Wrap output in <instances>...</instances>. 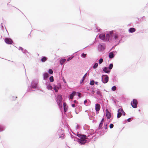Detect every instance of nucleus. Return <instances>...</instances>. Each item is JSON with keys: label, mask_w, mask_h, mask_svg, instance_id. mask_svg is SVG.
Instances as JSON below:
<instances>
[{"label": "nucleus", "mask_w": 148, "mask_h": 148, "mask_svg": "<svg viewBox=\"0 0 148 148\" xmlns=\"http://www.w3.org/2000/svg\"><path fill=\"white\" fill-rule=\"evenodd\" d=\"M102 81L103 83L105 84L108 81V77L106 75H103L102 77Z\"/></svg>", "instance_id": "obj_1"}, {"label": "nucleus", "mask_w": 148, "mask_h": 148, "mask_svg": "<svg viewBox=\"0 0 148 148\" xmlns=\"http://www.w3.org/2000/svg\"><path fill=\"white\" fill-rule=\"evenodd\" d=\"M138 102L137 101L136 99H134L133 100V101L131 102V105L133 108H136L137 107V104Z\"/></svg>", "instance_id": "obj_2"}, {"label": "nucleus", "mask_w": 148, "mask_h": 148, "mask_svg": "<svg viewBox=\"0 0 148 148\" xmlns=\"http://www.w3.org/2000/svg\"><path fill=\"white\" fill-rule=\"evenodd\" d=\"M62 100V97L61 95H58L57 98V102L59 106H60L61 102Z\"/></svg>", "instance_id": "obj_3"}, {"label": "nucleus", "mask_w": 148, "mask_h": 148, "mask_svg": "<svg viewBox=\"0 0 148 148\" xmlns=\"http://www.w3.org/2000/svg\"><path fill=\"white\" fill-rule=\"evenodd\" d=\"M6 43L8 44H12L13 42L12 40L9 38H6L5 40Z\"/></svg>", "instance_id": "obj_4"}, {"label": "nucleus", "mask_w": 148, "mask_h": 148, "mask_svg": "<svg viewBox=\"0 0 148 148\" xmlns=\"http://www.w3.org/2000/svg\"><path fill=\"white\" fill-rule=\"evenodd\" d=\"M122 112H123V110L122 109L120 108L118 110L117 116V117L118 118H120L121 116Z\"/></svg>", "instance_id": "obj_5"}, {"label": "nucleus", "mask_w": 148, "mask_h": 148, "mask_svg": "<svg viewBox=\"0 0 148 148\" xmlns=\"http://www.w3.org/2000/svg\"><path fill=\"white\" fill-rule=\"evenodd\" d=\"M106 116L107 117L108 119H110L111 117V113L109 112L108 110L106 109Z\"/></svg>", "instance_id": "obj_6"}, {"label": "nucleus", "mask_w": 148, "mask_h": 148, "mask_svg": "<svg viewBox=\"0 0 148 148\" xmlns=\"http://www.w3.org/2000/svg\"><path fill=\"white\" fill-rule=\"evenodd\" d=\"M104 72L106 73H108L110 72V70H109V69L107 67H105L103 69Z\"/></svg>", "instance_id": "obj_7"}, {"label": "nucleus", "mask_w": 148, "mask_h": 148, "mask_svg": "<svg viewBox=\"0 0 148 148\" xmlns=\"http://www.w3.org/2000/svg\"><path fill=\"white\" fill-rule=\"evenodd\" d=\"M100 108V104H97L95 105V110L96 111H98Z\"/></svg>", "instance_id": "obj_8"}, {"label": "nucleus", "mask_w": 148, "mask_h": 148, "mask_svg": "<svg viewBox=\"0 0 148 148\" xmlns=\"http://www.w3.org/2000/svg\"><path fill=\"white\" fill-rule=\"evenodd\" d=\"M99 38L101 40H103L105 39V35L104 34H100L99 36Z\"/></svg>", "instance_id": "obj_9"}, {"label": "nucleus", "mask_w": 148, "mask_h": 148, "mask_svg": "<svg viewBox=\"0 0 148 148\" xmlns=\"http://www.w3.org/2000/svg\"><path fill=\"white\" fill-rule=\"evenodd\" d=\"M79 137L80 138V139H87L86 136L85 135H80Z\"/></svg>", "instance_id": "obj_10"}, {"label": "nucleus", "mask_w": 148, "mask_h": 148, "mask_svg": "<svg viewBox=\"0 0 148 148\" xmlns=\"http://www.w3.org/2000/svg\"><path fill=\"white\" fill-rule=\"evenodd\" d=\"M44 78L45 80H46L49 77V75L47 73H45L43 74Z\"/></svg>", "instance_id": "obj_11"}, {"label": "nucleus", "mask_w": 148, "mask_h": 148, "mask_svg": "<svg viewBox=\"0 0 148 148\" xmlns=\"http://www.w3.org/2000/svg\"><path fill=\"white\" fill-rule=\"evenodd\" d=\"M75 93L76 92H74L71 94L70 96V98L71 99H73V97L75 95Z\"/></svg>", "instance_id": "obj_12"}, {"label": "nucleus", "mask_w": 148, "mask_h": 148, "mask_svg": "<svg viewBox=\"0 0 148 148\" xmlns=\"http://www.w3.org/2000/svg\"><path fill=\"white\" fill-rule=\"evenodd\" d=\"M129 31L130 33H133L135 31L136 29L132 27L129 29Z\"/></svg>", "instance_id": "obj_13"}, {"label": "nucleus", "mask_w": 148, "mask_h": 148, "mask_svg": "<svg viewBox=\"0 0 148 148\" xmlns=\"http://www.w3.org/2000/svg\"><path fill=\"white\" fill-rule=\"evenodd\" d=\"M114 56L112 52H111L109 54V57L110 58H113V57H114Z\"/></svg>", "instance_id": "obj_14"}, {"label": "nucleus", "mask_w": 148, "mask_h": 148, "mask_svg": "<svg viewBox=\"0 0 148 148\" xmlns=\"http://www.w3.org/2000/svg\"><path fill=\"white\" fill-rule=\"evenodd\" d=\"M86 75H87V74L86 73L84 75V76H83V78H82V80H81L80 81V83L81 84V83H82V82H83V81L84 80V78L86 77Z\"/></svg>", "instance_id": "obj_15"}, {"label": "nucleus", "mask_w": 148, "mask_h": 148, "mask_svg": "<svg viewBox=\"0 0 148 148\" xmlns=\"http://www.w3.org/2000/svg\"><path fill=\"white\" fill-rule=\"evenodd\" d=\"M110 35L109 34H107L106 35V40L108 41L109 40Z\"/></svg>", "instance_id": "obj_16"}, {"label": "nucleus", "mask_w": 148, "mask_h": 148, "mask_svg": "<svg viewBox=\"0 0 148 148\" xmlns=\"http://www.w3.org/2000/svg\"><path fill=\"white\" fill-rule=\"evenodd\" d=\"M63 106L64 107V110L65 112H66L67 110V108L66 107V103H64Z\"/></svg>", "instance_id": "obj_17"}, {"label": "nucleus", "mask_w": 148, "mask_h": 148, "mask_svg": "<svg viewBox=\"0 0 148 148\" xmlns=\"http://www.w3.org/2000/svg\"><path fill=\"white\" fill-rule=\"evenodd\" d=\"M85 140L86 139H80L79 142L80 143L82 144H84L86 143V142Z\"/></svg>", "instance_id": "obj_18"}, {"label": "nucleus", "mask_w": 148, "mask_h": 148, "mask_svg": "<svg viewBox=\"0 0 148 148\" xmlns=\"http://www.w3.org/2000/svg\"><path fill=\"white\" fill-rule=\"evenodd\" d=\"M96 93L97 95L100 96H102V92H101L99 91V90H97Z\"/></svg>", "instance_id": "obj_19"}, {"label": "nucleus", "mask_w": 148, "mask_h": 148, "mask_svg": "<svg viewBox=\"0 0 148 148\" xmlns=\"http://www.w3.org/2000/svg\"><path fill=\"white\" fill-rule=\"evenodd\" d=\"M47 58L46 57H43L41 59L42 62H45L47 60Z\"/></svg>", "instance_id": "obj_20"}, {"label": "nucleus", "mask_w": 148, "mask_h": 148, "mask_svg": "<svg viewBox=\"0 0 148 148\" xmlns=\"http://www.w3.org/2000/svg\"><path fill=\"white\" fill-rule=\"evenodd\" d=\"M66 59H63L61 60L60 61V63L61 64H62L65 61Z\"/></svg>", "instance_id": "obj_21"}, {"label": "nucleus", "mask_w": 148, "mask_h": 148, "mask_svg": "<svg viewBox=\"0 0 148 148\" xmlns=\"http://www.w3.org/2000/svg\"><path fill=\"white\" fill-rule=\"evenodd\" d=\"M113 65L112 64H110L108 67L109 69L110 70L111 69L112 67H113Z\"/></svg>", "instance_id": "obj_22"}, {"label": "nucleus", "mask_w": 148, "mask_h": 148, "mask_svg": "<svg viewBox=\"0 0 148 148\" xmlns=\"http://www.w3.org/2000/svg\"><path fill=\"white\" fill-rule=\"evenodd\" d=\"M49 80H50V82H53L54 81L53 77L52 76L50 77L49 78Z\"/></svg>", "instance_id": "obj_23"}, {"label": "nucleus", "mask_w": 148, "mask_h": 148, "mask_svg": "<svg viewBox=\"0 0 148 148\" xmlns=\"http://www.w3.org/2000/svg\"><path fill=\"white\" fill-rule=\"evenodd\" d=\"M98 66V64L97 63H95L94 66H93V68L95 69Z\"/></svg>", "instance_id": "obj_24"}, {"label": "nucleus", "mask_w": 148, "mask_h": 148, "mask_svg": "<svg viewBox=\"0 0 148 148\" xmlns=\"http://www.w3.org/2000/svg\"><path fill=\"white\" fill-rule=\"evenodd\" d=\"M47 88L48 89L52 90V87L50 85H49L47 86Z\"/></svg>", "instance_id": "obj_25"}, {"label": "nucleus", "mask_w": 148, "mask_h": 148, "mask_svg": "<svg viewBox=\"0 0 148 148\" xmlns=\"http://www.w3.org/2000/svg\"><path fill=\"white\" fill-rule=\"evenodd\" d=\"M54 88V90H55V92H57L58 91V87H56V86H55L54 88Z\"/></svg>", "instance_id": "obj_26"}, {"label": "nucleus", "mask_w": 148, "mask_h": 148, "mask_svg": "<svg viewBox=\"0 0 148 148\" xmlns=\"http://www.w3.org/2000/svg\"><path fill=\"white\" fill-rule=\"evenodd\" d=\"M103 61V60L102 58H100L99 61V64H101Z\"/></svg>", "instance_id": "obj_27"}, {"label": "nucleus", "mask_w": 148, "mask_h": 148, "mask_svg": "<svg viewBox=\"0 0 148 148\" xmlns=\"http://www.w3.org/2000/svg\"><path fill=\"white\" fill-rule=\"evenodd\" d=\"M95 83V82L93 80H92L90 81V84L91 85H93Z\"/></svg>", "instance_id": "obj_28"}, {"label": "nucleus", "mask_w": 148, "mask_h": 148, "mask_svg": "<svg viewBox=\"0 0 148 148\" xmlns=\"http://www.w3.org/2000/svg\"><path fill=\"white\" fill-rule=\"evenodd\" d=\"M110 35L112 37H113L114 35H113V31H111L110 32Z\"/></svg>", "instance_id": "obj_29"}, {"label": "nucleus", "mask_w": 148, "mask_h": 148, "mask_svg": "<svg viewBox=\"0 0 148 148\" xmlns=\"http://www.w3.org/2000/svg\"><path fill=\"white\" fill-rule=\"evenodd\" d=\"M49 73L50 74H52L53 73L52 70L51 69H50L49 70Z\"/></svg>", "instance_id": "obj_30"}, {"label": "nucleus", "mask_w": 148, "mask_h": 148, "mask_svg": "<svg viewBox=\"0 0 148 148\" xmlns=\"http://www.w3.org/2000/svg\"><path fill=\"white\" fill-rule=\"evenodd\" d=\"M113 36L114 37V38L115 39H117L118 38V35H116V34H114V35Z\"/></svg>", "instance_id": "obj_31"}, {"label": "nucleus", "mask_w": 148, "mask_h": 148, "mask_svg": "<svg viewBox=\"0 0 148 148\" xmlns=\"http://www.w3.org/2000/svg\"><path fill=\"white\" fill-rule=\"evenodd\" d=\"M112 89L113 91H115L116 89V87L115 86H113L112 88Z\"/></svg>", "instance_id": "obj_32"}, {"label": "nucleus", "mask_w": 148, "mask_h": 148, "mask_svg": "<svg viewBox=\"0 0 148 148\" xmlns=\"http://www.w3.org/2000/svg\"><path fill=\"white\" fill-rule=\"evenodd\" d=\"M32 87L34 88H36L37 86V85H36V84H34L33 85L32 84Z\"/></svg>", "instance_id": "obj_33"}, {"label": "nucleus", "mask_w": 148, "mask_h": 148, "mask_svg": "<svg viewBox=\"0 0 148 148\" xmlns=\"http://www.w3.org/2000/svg\"><path fill=\"white\" fill-rule=\"evenodd\" d=\"M103 125V123L101 122L99 126V128H100L101 127H102V126Z\"/></svg>", "instance_id": "obj_34"}, {"label": "nucleus", "mask_w": 148, "mask_h": 148, "mask_svg": "<svg viewBox=\"0 0 148 148\" xmlns=\"http://www.w3.org/2000/svg\"><path fill=\"white\" fill-rule=\"evenodd\" d=\"M114 127V125L113 124H111L110 125V128H112Z\"/></svg>", "instance_id": "obj_35"}, {"label": "nucleus", "mask_w": 148, "mask_h": 148, "mask_svg": "<svg viewBox=\"0 0 148 148\" xmlns=\"http://www.w3.org/2000/svg\"><path fill=\"white\" fill-rule=\"evenodd\" d=\"M86 54H84V53H83L82 54V56L83 58H85L86 57Z\"/></svg>", "instance_id": "obj_36"}, {"label": "nucleus", "mask_w": 148, "mask_h": 148, "mask_svg": "<svg viewBox=\"0 0 148 148\" xmlns=\"http://www.w3.org/2000/svg\"><path fill=\"white\" fill-rule=\"evenodd\" d=\"M125 113L123 111V112H122V114L123 116H125Z\"/></svg>", "instance_id": "obj_37"}, {"label": "nucleus", "mask_w": 148, "mask_h": 148, "mask_svg": "<svg viewBox=\"0 0 148 148\" xmlns=\"http://www.w3.org/2000/svg\"><path fill=\"white\" fill-rule=\"evenodd\" d=\"M81 94L80 93H79L78 96L79 97H81Z\"/></svg>", "instance_id": "obj_38"}, {"label": "nucleus", "mask_w": 148, "mask_h": 148, "mask_svg": "<svg viewBox=\"0 0 148 148\" xmlns=\"http://www.w3.org/2000/svg\"><path fill=\"white\" fill-rule=\"evenodd\" d=\"M72 106L74 108L75 107V105L74 104H72Z\"/></svg>", "instance_id": "obj_39"}, {"label": "nucleus", "mask_w": 148, "mask_h": 148, "mask_svg": "<svg viewBox=\"0 0 148 148\" xmlns=\"http://www.w3.org/2000/svg\"><path fill=\"white\" fill-rule=\"evenodd\" d=\"M104 128L105 129H106L108 127V126L107 125H106L104 126Z\"/></svg>", "instance_id": "obj_40"}, {"label": "nucleus", "mask_w": 148, "mask_h": 148, "mask_svg": "<svg viewBox=\"0 0 148 148\" xmlns=\"http://www.w3.org/2000/svg\"><path fill=\"white\" fill-rule=\"evenodd\" d=\"M87 100H85V101H84V104L85 105V104H86V103H87Z\"/></svg>", "instance_id": "obj_41"}, {"label": "nucleus", "mask_w": 148, "mask_h": 148, "mask_svg": "<svg viewBox=\"0 0 148 148\" xmlns=\"http://www.w3.org/2000/svg\"><path fill=\"white\" fill-rule=\"evenodd\" d=\"M104 121V119L103 118L102 119L101 122L103 123V121Z\"/></svg>", "instance_id": "obj_42"}, {"label": "nucleus", "mask_w": 148, "mask_h": 148, "mask_svg": "<svg viewBox=\"0 0 148 148\" xmlns=\"http://www.w3.org/2000/svg\"><path fill=\"white\" fill-rule=\"evenodd\" d=\"M95 92V91L94 90H92V91H91V92L93 94H94Z\"/></svg>", "instance_id": "obj_43"}, {"label": "nucleus", "mask_w": 148, "mask_h": 148, "mask_svg": "<svg viewBox=\"0 0 148 148\" xmlns=\"http://www.w3.org/2000/svg\"><path fill=\"white\" fill-rule=\"evenodd\" d=\"M131 118H129L127 119L128 122H130V121Z\"/></svg>", "instance_id": "obj_44"}, {"label": "nucleus", "mask_w": 148, "mask_h": 148, "mask_svg": "<svg viewBox=\"0 0 148 148\" xmlns=\"http://www.w3.org/2000/svg\"><path fill=\"white\" fill-rule=\"evenodd\" d=\"M74 102L75 103H76L77 102V101L76 100H75L74 101Z\"/></svg>", "instance_id": "obj_45"}, {"label": "nucleus", "mask_w": 148, "mask_h": 148, "mask_svg": "<svg viewBox=\"0 0 148 148\" xmlns=\"http://www.w3.org/2000/svg\"><path fill=\"white\" fill-rule=\"evenodd\" d=\"M63 79V81H64L65 83H66V82L65 81V79Z\"/></svg>", "instance_id": "obj_46"}, {"label": "nucleus", "mask_w": 148, "mask_h": 148, "mask_svg": "<svg viewBox=\"0 0 148 148\" xmlns=\"http://www.w3.org/2000/svg\"><path fill=\"white\" fill-rule=\"evenodd\" d=\"M71 59V58H69L68 59V61H69Z\"/></svg>", "instance_id": "obj_47"}, {"label": "nucleus", "mask_w": 148, "mask_h": 148, "mask_svg": "<svg viewBox=\"0 0 148 148\" xmlns=\"http://www.w3.org/2000/svg\"><path fill=\"white\" fill-rule=\"evenodd\" d=\"M97 83H98V82H95V84H97Z\"/></svg>", "instance_id": "obj_48"}, {"label": "nucleus", "mask_w": 148, "mask_h": 148, "mask_svg": "<svg viewBox=\"0 0 148 148\" xmlns=\"http://www.w3.org/2000/svg\"><path fill=\"white\" fill-rule=\"evenodd\" d=\"M89 90V89H87V90Z\"/></svg>", "instance_id": "obj_49"}]
</instances>
